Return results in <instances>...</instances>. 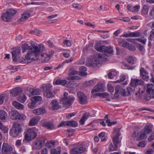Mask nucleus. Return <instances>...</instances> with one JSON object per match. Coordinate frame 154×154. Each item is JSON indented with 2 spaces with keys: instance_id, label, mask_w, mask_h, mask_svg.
I'll return each mask as SVG.
<instances>
[{
  "instance_id": "1",
  "label": "nucleus",
  "mask_w": 154,
  "mask_h": 154,
  "mask_svg": "<svg viewBox=\"0 0 154 154\" xmlns=\"http://www.w3.org/2000/svg\"><path fill=\"white\" fill-rule=\"evenodd\" d=\"M34 52L28 53L25 57V59L23 57H19L17 60L19 62H23L26 63H30L32 60H36L39 59L38 55L40 52L45 50L43 45L41 44L38 46L33 47Z\"/></svg>"
},
{
  "instance_id": "2",
  "label": "nucleus",
  "mask_w": 154,
  "mask_h": 154,
  "mask_svg": "<svg viewBox=\"0 0 154 154\" xmlns=\"http://www.w3.org/2000/svg\"><path fill=\"white\" fill-rule=\"evenodd\" d=\"M144 82L141 79H131V82L129 84L130 86L134 88L135 86H137L138 85H140V86L139 87L138 93L140 94L139 98H141V95L143 94L144 91V85H143Z\"/></svg>"
},
{
  "instance_id": "3",
  "label": "nucleus",
  "mask_w": 154,
  "mask_h": 154,
  "mask_svg": "<svg viewBox=\"0 0 154 154\" xmlns=\"http://www.w3.org/2000/svg\"><path fill=\"white\" fill-rule=\"evenodd\" d=\"M68 93L65 92L63 94V97L60 102L64 106H69L74 101L75 98L72 96H68Z\"/></svg>"
},
{
  "instance_id": "4",
  "label": "nucleus",
  "mask_w": 154,
  "mask_h": 154,
  "mask_svg": "<svg viewBox=\"0 0 154 154\" xmlns=\"http://www.w3.org/2000/svg\"><path fill=\"white\" fill-rule=\"evenodd\" d=\"M22 130V125L18 123H14L13 126L10 130V134L14 137H17Z\"/></svg>"
},
{
  "instance_id": "5",
  "label": "nucleus",
  "mask_w": 154,
  "mask_h": 154,
  "mask_svg": "<svg viewBox=\"0 0 154 154\" xmlns=\"http://www.w3.org/2000/svg\"><path fill=\"white\" fill-rule=\"evenodd\" d=\"M16 12V10L12 8L9 9L6 13L2 14V19L5 22H9L11 20L12 17L14 15Z\"/></svg>"
},
{
  "instance_id": "6",
  "label": "nucleus",
  "mask_w": 154,
  "mask_h": 154,
  "mask_svg": "<svg viewBox=\"0 0 154 154\" xmlns=\"http://www.w3.org/2000/svg\"><path fill=\"white\" fill-rule=\"evenodd\" d=\"M37 136V134L35 131L32 129H29L27 130L25 135V139L23 142H29L34 139Z\"/></svg>"
},
{
  "instance_id": "7",
  "label": "nucleus",
  "mask_w": 154,
  "mask_h": 154,
  "mask_svg": "<svg viewBox=\"0 0 154 154\" xmlns=\"http://www.w3.org/2000/svg\"><path fill=\"white\" fill-rule=\"evenodd\" d=\"M132 137L137 141L144 139V128L141 131H135L132 134Z\"/></svg>"
},
{
  "instance_id": "8",
  "label": "nucleus",
  "mask_w": 154,
  "mask_h": 154,
  "mask_svg": "<svg viewBox=\"0 0 154 154\" xmlns=\"http://www.w3.org/2000/svg\"><path fill=\"white\" fill-rule=\"evenodd\" d=\"M120 128H115L114 131V132L116 133L115 136L112 137V142L113 145H116L118 146V145L120 143L119 137L121 135V134L119 132Z\"/></svg>"
},
{
  "instance_id": "9",
  "label": "nucleus",
  "mask_w": 154,
  "mask_h": 154,
  "mask_svg": "<svg viewBox=\"0 0 154 154\" xmlns=\"http://www.w3.org/2000/svg\"><path fill=\"white\" fill-rule=\"evenodd\" d=\"M46 139H37L33 143V147L37 149H40L44 144Z\"/></svg>"
},
{
  "instance_id": "10",
  "label": "nucleus",
  "mask_w": 154,
  "mask_h": 154,
  "mask_svg": "<svg viewBox=\"0 0 154 154\" xmlns=\"http://www.w3.org/2000/svg\"><path fill=\"white\" fill-rule=\"evenodd\" d=\"M77 96L79 102L81 104H84L87 103L88 100L87 97L82 92H78Z\"/></svg>"
},
{
  "instance_id": "11",
  "label": "nucleus",
  "mask_w": 154,
  "mask_h": 154,
  "mask_svg": "<svg viewBox=\"0 0 154 154\" xmlns=\"http://www.w3.org/2000/svg\"><path fill=\"white\" fill-rule=\"evenodd\" d=\"M13 150V148L11 146L7 143H4L2 148V153L6 154Z\"/></svg>"
},
{
  "instance_id": "12",
  "label": "nucleus",
  "mask_w": 154,
  "mask_h": 154,
  "mask_svg": "<svg viewBox=\"0 0 154 154\" xmlns=\"http://www.w3.org/2000/svg\"><path fill=\"white\" fill-rule=\"evenodd\" d=\"M96 88L91 91V93L93 94L97 92H103L105 91L104 85L101 83H98L95 86Z\"/></svg>"
},
{
  "instance_id": "13",
  "label": "nucleus",
  "mask_w": 154,
  "mask_h": 154,
  "mask_svg": "<svg viewBox=\"0 0 154 154\" xmlns=\"http://www.w3.org/2000/svg\"><path fill=\"white\" fill-rule=\"evenodd\" d=\"M20 48L17 47L14 48L13 51L11 52L13 61H17V57L20 53Z\"/></svg>"
},
{
  "instance_id": "14",
  "label": "nucleus",
  "mask_w": 154,
  "mask_h": 154,
  "mask_svg": "<svg viewBox=\"0 0 154 154\" xmlns=\"http://www.w3.org/2000/svg\"><path fill=\"white\" fill-rule=\"evenodd\" d=\"M80 77L78 76H75L72 77H68L67 79L69 80H72L69 82L67 85V86L68 87L72 88L76 84L75 83L73 80H79Z\"/></svg>"
},
{
  "instance_id": "15",
  "label": "nucleus",
  "mask_w": 154,
  "mask_h": 154,
  "mask_svg": "<svg viewBox=\"0 0 154 154\" xmlns=\"http://www.w3.org/2000/svg\"><path fill=\"white\" fill-rule=\"evenodd\" d=\"M22 91L20 88H13L10 91V93L12 96L15 97L17 96L19 94L21 93Z\"/></svg>"
},
{
  "instance_id": "16",
  "label": "nucleus",
  "mask_w": 154,
  "mask_h": 154,
  "mask_svg": "<svg viewBox=\"0 0 154 154\" xmlns=\"http://www.w3.org/2000/svg\"><path fill=\"white\" fill-rule=\"evenodd\" d=\"M85 150V148L83 147L76 148L72 149L71 153L72 154H77L82 153Z\"/></svg>"
},
{
  "instance_id": "17",
  "label": "nucleus",
  "mask_w": 154,
  "mask_h": 154,
  "mask_svg": "<svg viewBox=\"0 0 154 154\" xmlns=\"http://www.w3.org/2000/svg\"><path fill=\"white\" fill-rule=\"evenodd\" d=\"M146 92L151 94L152 98H154V85L152 84H147Z\"/></svg>"
},
{
  "instance_id": "18",
  "label": "nucleus",
  "mask_w": 154,
  "mask_h": 154,
  "mask_svg": "<svg viewBox=\"0 0 154 154\" xmlns=\"http://www.w3.org/2000/svg\"><path fill=\"white\" fill-rule=\"evenodd\" d=\"M39 45L32 46V47L29 46L27 44H24L22 47L23 53H24L27 50H29V53H31L34 52L33 47L35 46H38Z\"/></svg>"
},
{
  "instance_id": "19",
  "label": "nucleus",
  "mask_w": 154,
  "mask_h": 154,
  "mask_svg": "<svg viewBox=\"0 0 154 154\" xmlns=\"http://www.w3.org/2000/svg\"><path fill=\"white\" fill-rule=\"evenodd\" d=\"M50 105L51 106V109L53 110H56L61 107L59 105L58 102L56 100H53Z\"/></svg>"
},
{
  "instance_id": "20",
  "label": "nucleus",
  "mask_w": 154,
  "mask_h": 154,
  "mask_svg": "<svg viewBox=\"0 0 154 154\" xmlns=\"http://www.w3.org/2000/svg\"><path fill=\"white\" fill-rule=\"evenodd\" d=\"M128 41L135 44H137V42H139L142 44H144V39L143 36L141 37L140 38L135 39L130 38L128 40Z\"/></svg>"
},
{
  "instance_id": "21",
  "label": "nucleus",
  "mask_w": 154,
  "mask_h": 154,
  "mask_svg": "<svg viewBox=\"0 0 154 154\" xmlns=\"http://www.w3.org/2000/svg\"><path fill=\"white\" fill-rule=\"evenodd\" d=\"M42 126L48 129L51 130L54 128V125L51 122H44L42 124Z\"/></svg>"
},
{
  "instance_id": "22",
  "label": "nucleus",
  "mask_w": 154,
  "mask_h": 154,
  "mask_svg": "<svg viewBox=\"0 0 154 154\" xmlns=\"http://www.w3.org/2000/svg\"><path fill=\"white\" fill-rule=\"evenodd\" d=\"M9 115L12 119L16 120L19 115V113L16 111H11L9 113Z\"/></svg>"
},
{
  "instance_id": "23",
  "label": "nucleus",
  "mask_w": 154,
  "mask_h": 154,
  "mask_svg": "<svg viewBox=\"0 0 154 154\" xmlns=\"http://www.w3.org/2000/svg\"><path fill=\"white\" fill-rule=\"evenodd\" d=\"M45 110L44 108H39L34 109L33 113L37 115H40L45 113Z\"/></svg>"
},
{
  "instance_id": "24",
  "label": "nucleus",
  "mask_w": 154,
  "mask_h": 154,
  "mask_svg": "<svg viewBox=\"0 0 154 154\" xmlns=\"http://www.w3.org/2000/svg\"><path fill=\"white\" fill-rule=\"evenodd\" d=\"M103 56L100 54H99L97 55V57L98 59L94 58L92 62L91 63V65L95 66H96L97 64H99L100 63V60L99 59L102 57Z\"/></svg>"
},
{
  "instance_id": "25",
  "label": "nucleus",
  "mask_w": 154,
  "mask_h": 154,
  "mask_svg": "<svg viewBox=\"0 0 154 154\" xmlns=\"http://www.w3.org/2000/svg\"><path fill=\"white\" fill-rule=\"evenodd\" d=\"M102 52H104L105 53H107L109 54H112L113 52L112 48L111 47H106L103 46L102 48Z\"/></svg>"
},
{
  "instance_id": "26",
  "label": "nucleus",
  "mask_w": 154,
  "mask_h": 154,
  "mask_svg": "<svg viewBox=\"0 0 154 154\" xmlns=\"http://www.w3.org/2000/svg\"><path fill=\"white\" fill-rule=\"evenodd\" d=\"M30 14L29 12H25L22 15L21 17L18 21L19 22L24 21L30 17Z\"/></svg>"
},
{
  "instance_id": "27",
  "label": "nucleus",
  "mask_w": 154,
  "mask_h": 154,
  "mask_svg": "<svg viewBox=\"0 0 154 154\" xmlns=\"http://www.w3.org/2000/svg\"><path fill=\"white\" fill-rule=\"evenodd\" d=\"M7 117V113L4 110H0V119L4 121Z\"/></svg>"
},
{
  "instance_id": "28",
  "label": "nucleus",
  "mask_w": 154,
  "mask_h": 154,
  "mask_svg": "<svg viewBox=\"0 0 154 154\" xmlns=\"http://www.w3.org/2000/svg\"><path fill=\"white\" fill-rule=\"evenodd\" d=\"M89 114L88 113H85L82 116V118L80 120V123L81 124L83 125L85 121H86L89 117Z\"/></svg>"
},
{
  "instance_id": "29",
  "label": "nucleus",
  "mask_w": 154,
  "mask_h": 154,
  "mask_svg": "<svg viewBox=\"0 0 154 154\" xmlns=\"http://www.w3.org/2000/svg\"><path fill=\"white\" fill-rule=\"evenodd\" d=\"M152 125L151 124H147L145 126V133L148 134L152 131Z\"/></svg>"
},
{
  "instance_id": "30",
  "label": "nucleus",
  "mask_w": 154,
  "mask_h": 154,
  "mask_svg": "<svg viewBox=\"0 0 154 154\" xmlns=\"http://www.w3.org/2000/svg\"><path fill=\"white\" fill-rule=\"evenodd\" d=\"M12 104L14 107L18 109H22L23 108V105L16 101H14Z\"/></svg>"
},
{
  "instance_id": "31",
  "label": "nucleus",
  "mask_w": 154,
  "mask_h": 154,
  "mask_svg": "<svg viewBox=\"0 0 154 154\" xmlns=\"http://www.w3.org/2000/svg\"><path fill=\"white\" fill-rule=\"evenodd\" d=\"M53 83L55 85H62L64 86L66 85L67 81L66 80H62L59 79L54 82Z\"/></svg>"
},
{
  "instance_id": "32",
  "label": "nucleus",
  "mask_w": 154,
  "mask_h": 154,
  "mask_svg": "<svg viewBox=\"0 0 154 154\" xmlns=\"http://www.w3.org/2000/svg\"><path fill=\"white\" fill-rule=\"evenodd\" d=\"M8 97L5 94H3L0 95V105L3 103L4 101H8Z\"/></svg>"
},
{
  "instance_id": "33",
  "label": "nucleus",
  "mask_w": 154,
  "mask_h": 154,
  "mask_svg": "<svg viewBox=\"0 0 154 154\" xmlns=\"http://www.w3.org/2000/svg\"><path fill=\"white\" fill-rule=\"evenodd\" d=\"M38 120L35 117L33 118L30 120L29 123L30 126H34L36 125L38 122Z\"/></svg>"
},
{
  "instance_id": "34",
  "label": "nucleus",
  "mask_w": 154,
  "mask_h": 154,
  "mask_svg": "<svg viewBox=\"0 0 154 154\" xmlns=\"http://www.w3.org/2000/svg\"><path fill=\"white\" fill-rule=\"evenodd\" d=\"M100 44L99 42H97L95 45V49L99 52H102L103 49L102 48L103 46H100Z\"/></svg>"
},
{
  "instance_id": "35",
  "label": "nucleus",
  "mask_w": 154,
  "mask_h": 154,
  "mask_svg": "<svg viewBox=\"0 0 154 154\" xmlns=\"http://www.w3.org/2000/svg\"><path fill=\"white\" fill-rule=\"evenodd\" d=\"M42 100V97L40 96H35L31 97V100L32 101H33L35 103L41 101Z\"/></svg>"
},
{
  "instance_id": "36",
  "label": "nucleus",
  "mask_w": 154,
  "mask_h": 154,
  "mask_svg": "<svg viewBox=\"0 0 154 154\" xmlns=\"http://www.w3.org/2000/svg\"><path fill=\"white\" fill-rule=\"evenodd\" d=\"M118 43L120 45L122 46L123 47L126 48H128L129 45V44L126 41L123 40L119 41H118Z\"/></svg>"
},
{
  "instance_id": "37",
  "label": "nucleus",
  "mask_w": 154,
  "mask_h": 154,
  "mask_svg": "<svg viewBox=\"0 0 154 154\" xmlns=\"http://www.w3.org/2000/svg\"><path fill=\"white\" fill-rule=\"evenodd\" d=\"M126 90H127L128 93H127L126 94H125L124 95L125 96H129L135 90V88L134 87H133L132 88L128 87L127 88H126Z\"/></svg>"
},
{
  "instance_id": "38",
  "label": "nucleus",
  "mask_w": 154,
  "mask_h": 154,
  "mask_svg": "<svg viewBox=\"0 0 154 154\" xmlns=\"http://www.w3.org/2000/svg\"><path fill=\"white\" fill-rule=\"evenodd\" d=\"M109 149L110 151L117 150L118 149V146L116 145H113L111 143L109 145Z\"/></svg>"
},
{
  "instance_id": "39",
  "label": "nucleus",
  "mask_w": 154,
  "mask_h": 154,
  "mask_svg": "<svg viewBox=\"0 0 154 154\" xmlns=\"http://www.w3.org/2000/svg\"><path fill=\"white\" fill-rule=\"evenodd\" d=\"M79 72L76 71L74 69L71 68L69 69V75L70 76H72L76 74L79 75Z\"/></svg>"
},
{
  "instance_id": "40",
  "label": "nucleus",
  "mask_w": 154,
  "mask_h": 154,
  "mask_svg": "<svg viewBox=\"0 0 154 154\" xmlns=\"http://www.w3.org/2000/svg\"><path fill=\"white\" fill-rule=\"evenodd\" d=\"M41 56L42 57V59H43V58L44 57V60L45 62H48L51 58V57L49 56V55L46 54H42L41 55Z\"/></svg>"
},
{
  "instance_id": "41",
  "label": "nucleus",
  "mask_w": 154,
  "mask_h": 154,
  "mask_svg": "<svg viewBox=\"0 0 154 154\" xmlns=\"http://www.w3.org/2000/svg\"><path fill=\"white\" fill-rule=\"evenodd\" d=\"M118 88H117L118 89H119V90L120 91L121 94V95H122V96H125L124 95L125 94H126L127 93H128V92L127 91V90H125V89L120 86H119V87H118Z\"/></svg>"
},
{
  "instance_id": "42",
  "label": "nucleus",
  "mask_w": 154,
  "mask_h": 154,
  "mask_svg": "<svg viewBox=\"0 0 154 154\" xmlns=\"http://www.w3.org/2000/svg\"><path fill=\"white\" fill-rule=\"evenodd\" d=\"M96 95L105 98H108L110 96L107 93H98Z\"/></svg>"
},
{
  "instance_id": "43",
  "label": "nucleus",
  "mask_w": 154,
  "mask_h": 154,
  "mask_svg": "<svg viewBox=\"0 0 154 154\" xmlns=\"http://www.w3.org/2000/svg\"><path fill=\"white\" fill-rule=\"evenodd\" d=\"M79 70L82 75H86L87 74V73L85 72L87 70L86 67L83 66H81L79 68Z\"/></svg>"
},
{
  "instance_id": "44",
  "label": "nucleus",
  "mask_w": 154,
  "mask_h": 154,
  "mask_svg": "<svg viewBox=\"0 0 154 154\" xmlns=\"http://www.w3.org/2000/svg\"><path fill=\"white\" fill-rule=\"evenodd\" d=\"M0 128L3 131L4 133H6L8 131V128L2 125V123L0 122Z\"/></svg>"
},
{
  "instance_id": "45",
  "label": "nucleus",
  "mask_w": 154,
  "mask_h": 154,
  "mask_svg": "<svg viewBox=\"0 0 154 154\" xmlns=\"http://www.w3.org/2000/svg\"><path fill=\"white\" fill-rule=\"evenodd\" d=\"M26 97L25 95L23 94L20 96L18 98L19 101L21 103H24L26 100Z\"/></svg>"
},
{
  "instance_id": "46",
  "label": "nucleus",
  "mask_w": 154,
  "mask_h": 154,
  "mask_svg": "<svg viewBox=\"0 0 154 154\" xmlns=\"http://www.w3.org/2000/svg\"><path fill=\"white\" fill-rule=\"evenodd\" d=\"M68 122V126H71L72 127H76L77 126V122L75 121H69Z\"/></svg>"
},
{
  "instance_id": "47",
  "label": "nucleus",
  "mask_w": 154,
  "mask_h": 154,
  "mask_svg": "<svg viewBox=\"0 0 154 154\" xmlns=\"http://www.w3.org/2000/svg\"><path fill=\"white\" fill-rule=\"evenodd\" d=\"M55 144V141H50L48 142H47L46 143L45 146L48 148H50L53 147Z\"/></svg>"
},
{
  "instance_id": "48",
  "label": "nucleus",
  "mask_w": 154,
  "mask_h": 154,
  "mask_svg": "<svg viewBox=\"0 0 154 154\" xmlns=\"http://www.w3.org/2000/svg\"><path fill=\"white\" fill-rule=\"evenodd\" d=\"M141 34L137 31L131 32V37H138L141 36Z\"/></svg>"
},
{
  "instance_id": "49",
  "label": "nucleus",
  "mask_w": 154,
  "mask_h": 154,
  "mask_svg": "<svg viewBox=\"0 0 154 154\" xmlns=\"http://www.w3.org/2000/svg\"><path fill=\"white\" fill-rule=\"evenodd\" d=\"M119 87V86H117L115 88V91L116 92L114 94V98L115 99H117L118 98L119 95L118 94H121L120 91H119V89H118L117 88L118 87Z\"/></svg>"
},
{
  "instance_id": "50",
  "label": "nucleus",
  "mask_w": 154,
  "mask_h": 154,
  "mask_svg": "<svg viewBox=\"0 0 154 154\" xmlns=\"http://www.w3.org/2000/svg\"><path fill=\"white\" fill-rule=\"evenodd\" d=\"M117 74L116 72L115 71H111L109 72L108 74V77L109 78L112 79L114 76H116Z\"/></svg>"
},
{
  "instance_id": "51",
  "label": "nucleus",
  "mask_w": 154,
  "mask_h": 154,
  "mask_svg": "<svg viewBox=\"0 0 154 154\" xmlns=\"http://www.w3.org/2000/svg\"><path fill=\"white\" fill-rule=\"evenodd\" d=\"M41 91L39 89H33L31 91V94L32 95H38L40 94Z\"/></svg>"
},
{
  "instance_id": "52",
  "label": "nucleus",
  "mask_w": 154,
  "mask_h": 154,
  "mask_svg": "<svg viewBox=\"0 0 154 154\" xmlns=\"http://www.w3.org/2000/svg\"><path fill=\"white\" fill-rule=\"evenodd\" d=\"M61 150L59 149H53L51 150V154H60Z\"/></svg>"
},
{
  "instance_id": "53",
  "label": "nucleus",
  "mask_w": 154,
  "mask_h": 154,
  "mask_svg": "<svg viewBox=\"0 0 154 154\" xmlns=\"http://www.w3.org/2000/svg\"><path fill=\"white\" fill-rule=\"evenodd\" d=\"M45 93L46 94V97L48 98H50L54 97V95L52 92V91H48L45 92Z\"/></svg>"
},
{
  "instance_id": "54",
  "label": "nucleus",
  "mask_w": 154,
  "mask_h": 154,
  "mask_svg": "<svg viewBox=\"0 0 154 154\" xmlns=\"http://www.w3.org/2000/svg\"><path fill=\"white\" fill-rule=\"evenodd\" d=\"M64 45L66 46L67 47H69L71 45V42L68 40H65L63 42Z\"/></svg>"
},
{
  "instance_id": "55",
  "label": "nucleus",
  "mask_w": 154,
  "mask_h": 154,
  "mask_svg": "<svg viewBox=\"0 0 154 154\" xmlns=\"http://www.w3.org/2000/svg\"><path fill=\"white\" fill-rule=\"evenodd\" d=\"M127 61L129 63L133 64L134 62V60L133 58L132 57H129L126 59Z\"/></svg>"
},
{
  "instance_id": "56",
  "label": "nucleus",
  "mask_w": 154,
  "mask_h": 154,
  "mask_svg": "<svg viewBox=\"0 0 154 154\" xmlns=\"http://www.w3.org/2000/svg\"><path fill=\"white\" fill-rule=\"evenodd\" d=\"M17 119L19 120H23L26 119V117L24 114H20L19 113V115L18 116Z\"/></svg>"
},
{
  "instance_id": "57",
  "label": "nucleus",
  "mask_w": 154,
  "mask_h": 154,
  "mask_svg": "<svg viewBox=\"0 0 154 154\" xmlns=\"http://www.w3.org/2000/svg\"><path fill=\"white\" fill-rule=\"evenodd\" d=\"M35 103L33 101H32L31 103H29L28 106L31 109H34L35 107Z\"/></svg>"
},
{
  "instance_id": "58",
  "label": "nucleus",
  "mask_w": 154,
  "mask_h": 154,
  "mask_svg": "<svg viewBox=\"0 0 154 154\" xmlns=\"http://www.w3.org/2000/svg\"><path fill=\"white\" fill-rule=\"evenodd\" d=\"M146 96H145V100H149L152 97V96H151V94L149 93H147Z\"/></svg>"
},
{
  "instance_id": "59",
  "label": "nucleus",
  "mask_w": 154,
  "mask_h": 154,
  "mask_svg": "<svg viewBox=\"0 0 154 154\" xmlns=\"http://www.w3.org/2000/svg\"><path fill=\"white\" fill-rule=\"evenodd\" d=\"M149 38L151 40L153 39L154 38V29H153L151 31Z\"/></svg>"
},
{
  "instance_id": "60",
  "label": "nucleus",
  "mask_w": 154,
  "mask_h": 154,
  "mask_svg": "<svg viewBox=\"0 0 154 154\" xmlns=\"http://www.w3.org/2000/svg\"><path fill=\"white\" fill-rule=\"evenodd\" d=\"M32 33L35 34L37 36H38L40 34V31L38 29H35L32 32Z\"/></svg>"
},
{
  "instance_id": "61",
  "label": "nucleus",
  "mask_w": 154,
  "mask_h": 154,
  "mask_svg": "<svg viewBox=\"0 0 154 154\" xmlns=\"http://www.w3.org/2000/svg\"><path fill=\"white\" fill-rule=\"evenodd\" d=\"M140 9V6L137 5L133 7L132 12H138Z\"/></svg>"
},
{
  "instance_id": "62",
  "label": "nucleus",
  "mask_w": 154,
  "mask_h": 154,
  "mask_svg": "<svg viewBox=\"0 0 154 154\" xmlns=\"http://www.w3.org/2000/svg\"><path fill=\"white\" fill-rule=\"evenodd\" d=\"M147 140L149 142H151L152 140H154V133H152L148 137Z\"/></svg>"
},
{
  "instance_id": "63",
  "label": "nucleus",
  "mask_w": 154,
  "mask_h": 154,
  "mask_svg": "<svg viewBox=\"0 0 154 154\" xmlns=\"http://www.w3.org/2000/svg\"><path fill=\"white\" fill-rule=\"evenodd\" d=\"M68 122H61L58 125V127H60L63 126H66V125L68 126Z\"/></svg>"
},
{
  "instance_id": "64",
  "label": "nucleus",
  "mask_w": 154,
  "mask_h": 154,
  "mask_svg": "<svg viewBox=\"0 0 154 154\" xmlns=\"http://www.w3.org/2000/svg\"><path fill=\"white\" fill-rule=\"evenodd\" d=\"M153 152V149H148L146 150L145 154H152Z\"/></svg>"
}]
</instances>
